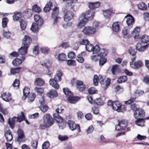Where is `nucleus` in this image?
Listing matches in <instances>:
<instances>
[{
  "instance_id": "nucleus-1",
  "label": "nucleus",
  "mask_w": 149,
  "mask_h": 149,
  "mask_svg": "<svg viewBox=\"0 0 149 149\" xmlns=\"http://www.w3.org/2000/svg\"><path fill=\"white\" fill-rule=\"evenodd\" d=\"M24 120V114L22 112L17 114V117H14L8 119V123L11 128L13 129L16 122L20 123Z\"/></svg>"
},
{
  "instance_id": "nucleus-2",
  "label": "nucleus",
  "mask_w": 149,
  "mask_h": 149,
  "mask_svg": "<svg viewBox=\"0 0 149 149\" xmlns=\"http://www.w3.org/2000/svg\"><path fill=\"white\" fill-rule=\"evenodd\" d=\"M43 126L48 127L53 124L54 121L49 114H46L43 117Z\"/></svg>"
},
{
  "instance_id": "nucleus-3",
  "label": "nucleus",
  "mask_w": 149,
  "mask_h": 149,
  "mask_svg": "<svg viewBox=\"0 0 149 149\" xmlns=\"http://www.w3.org/2000/svg\"><path fill=\"white\" fill-rule=\"evenodd\" d=\"M112 109L119 112H123L126 110V107L124 105H122L118 101L113 102Z\"/></svg>"
},
{
  "instance_id": "nucleus-4",
  "label": "nucleus",
  "mask_w": 149,
  "mask_h": 149,
  "mask_svg": "<svg viewBox=\"0 0 149 149\" xmlns=\"http://www.w3.org/2000/svg\"><path fill=\"white\" fill-rule=\"evenodd\" d=\"M95 14V10H94L91 9L86 12L85 13H82L81 15V19L84 18L87 20H91L93 19Z\"/></svg>"
},
{
  "instance_id": "nucleus-5",
  "label": "nucleus",
  "mask_w": 149,
  "mask_h": 149,
  "mask_svg": "<svg viewBox=\"0 0 149 149\" xmlns=\"http://www.w3.org/2000/svg\"><path fill=\"white\" fill-rule=\"evenodd\" d=\"M107 54V50L104 49H101L100 53V54H97L91 56V59L93 61L96 62L100 60L102 56H106Z\"/></svg>"
},
{
  "instance_id": "nucleus-6",
  "label": "nucleus",
  "mask_w": 149,
  "mask_h": 149,
  "mask_svg": "<svg viewBox=\"0 0 149 149\" xmlns=\"http://www.w3.org/2000/svg\"><path fill=\"white\" fill-rule=\"evenodd\" d=\"M98 80H99L100 83L103 85V87L105 89H106L108 86L109 85L110 83V79H108L107 80H106L105 82H104V80L105 78L104 76H102V75H99L98 76Z\"/></svg>"
},
{
  "instance_id": "nucleus-7",
  "label": "nucleus",
  "mask_w": 149,
  "mask_h": 149,
  "mask_svg": "<svg viewBox=\"0 0 149 149\" xmlns=\"http://www.w3.org/2000/svg\"><path fill=\"white\" fill-rule=\"evenodd\" d=\"M68 125L70 129L72 131L77 130V132H79L80 131V129L79 125L76 124L74 122L71 120H68Z\"/></svg>"
},
{
  "instance_id": "nucleus-8",
  "label": "nucleus",
  "mask_w": 149,
  "mask_h": 149,
  "mask_svg": "<svg viewBox=\"0 0 149 149\" xmlns=\"http://www.w3.org/2000/svg\"><path fill=\"white\" fill-rule=\"evenodd\" d=\"M63 109L59 110V108H57L56 110V113H54L53 115V117L54 118L57 122H62L63 121V119L59 115V114L62 112Z\"/></svg>"
},
{
  "instance_id": "nucleus-9",
  "label": "nucleus",
  "mask_w": 149,
  "mask_h": 149,
  "mask_svg": "<svg viewBox=\"0 0 149 149\" xmlns=\"http://www.w3.org/2000/svg\"><path fill=\"white\" fill-rule=\"evenodd\" d=\"M95 29L92 28V27L86 26L82 30V32L87 35L93 34L96 32Z\"/></svg>"
},
{
  "instance_id": "nucleus-10",
  "label": "nucleus",
  "mask_w": 149,
  "mask_h": 149,
  "mask_svg": "<svg viewBox=\"0 0 149 149\" xmlns=\"http://www.w3.org/2000/svg\"><path fill=\"white\" fill-rule=\"evenodd\" d=\"M134 118H143L145 116V112L143 110L141 109H138L134 114Z\"/></svg>"
},
{
  "instance_id": "nucleus-11",
  "label": "nucleus",
  "mask_w": 149,
  "mask_h": 149,
  "mask_svg": "<svg viewBox=\"0 0 149 149\" xmlns=\"http://www.w3.org/2000/svg\"><path fill=\"white\" fill-rule=\"evenodd\" d=\"M74 14L72 10L65 11L64 16V20L66 22H68L72 18Z\"/></svg>"
},
{
  "instance_id": "nucleus-12",
  "label": "nucleus",
  "mask_w": 149,
  "mask_h": 149,
  "mask_svg": "<svg viewBox=\"0 0 149 149\" xmlns=\"http://www.w3.org/2000/svg\"><path fill=\"white\" fill-rule=\"evenodd\" d=\"M130 65L131 68L136 69L142 67L143 66V64L141 61L139 60L134 63H130Z\"/></svg>"
},
{
  "instance_id": "nucleus-13",
  "label": "nucleus",
  "mask_w": 149,
  "mask_h": 149,
  "mask_svg": "<svg viewBox=\"0 0 149 149\" xmlns=\"http://www.w3.org/2000/svg\"><path fill=\"white\" fill-rule=\"evenodd\" d=\"M125 18H127L126 22L127 25L130 26L133 25L134 22V18L130 15L128 14L125 17Z\"/></svg>"
},
{
  "instance_id": "nucleus-14",
  "label": "nucleus",
  "mask_w": 149,
  "mask_h": 149,
  "mask_svg": "<svg viewBox=\"0 0 149 149\" xmlns=\"http://www.w3.org/2000/svg\"><path fill=\"white\" fill-rule=\"evenodd\" d=\"M149 46V44H147L144 45H143V43H138L136 45V49L140 52H143L145 51L146 48Z\"/></svg>"
},
{
  "instance_id": "nucleus-15",
  "label": "nucleus",
  "mask_w": 149,
  "mask_h": 149,
  "mask_svg": "<svg viewBox=\"0 0 149 149\" xmlns=\"http://www.w3.org/2000/svg\"><path fill=\"white\" fill-rule=\"evenodd\" d=\"M76 85L77 89L80 91H82L85 89V85L81 81L77 80L76 81Z\"/></svg>"
},
{
  "instance_id": "nucleus-16",
  "label": "nucleus",
  "mask_w": 149,
  "mask_h": 149,
  "mask_svg": "<svg viewBox=\"0 0 149 149\" xmlns=\"http://www.w3.org/2000/svg\"><path fill=\"white\" fill-rule=\"evenodd\" d=\"M57 81L53 78L50 79L49 81L50 85L56 89H58L59 88V85L57 82Z\"/></svg>"
},
{
  "instance_id": "nucleus-17",
  "label": "nucleus",
  "mask_w": 149,
  "mask_h": 149,
  "mask_svg": "<svg viewBox=\"0 0 149 149\" xmlns=\"http://www.w3.org/2000/svg\"><path fill=\"white\" fill-rule=\"evenodd\" d=\"M2 99L6 102H9L12 100L11 94L8 92L3 93L1 96Z\"/></svg>"
},
{
  "instance_id": "nucleus-18",
  "label": "nucleus",
  "mask_w": 149,
  "mask_h": 149,
  "mask_svg": "<svg viewBox=\"0 0 149 149\" xmlns=\"http://www.w3.org/2000/svg\"><path fill=\"white\" fill-rule=\"evenodd\" d=\"M28 47H29L25 46L24 45H22L21 47L18 49L19 54L22 55L26 54Z\"/></svg>"
},
{
  "instance_id": "nucleus-19",
  "label": "nucleus",
  "mask_w": 149,
  "mask_h": 149,
  "mask_svg": "<svg viewBox=\"0 0 149 149\" xmlns=\"http://www.w3.org/2000/svg\"><path fill=\"white\" fill-rule=\"evenodd\" d=\"M22 59L17 58L14 60L12 62L13 64L15 66L20 65L22 63V61L25 59V58L24 56H22Z\"/></svg>"
},
{
  "instance_id": "nucleus-20",
  "label": "nucleus",
  "mask_w": 149,
  "mask_h": 149,
  "mask_svg": "<svg viewBox=\"0 0 149 149\" xmlns=\"http://www.w3.org/2000/svg\"><path fill=\"white\" fill-rule=\"evenodd\" d=\"M100 4V2L99 1L95 2H90L88 3V6L90 9L93 10L95 8L99 7Z\"/></svg>"
},
{
  "instance_id": "nucleus-21",
  "label": "nucleus",
  "mask_w": 149,
  "mask_h": 149,
  "mask_svg": "<svg viewBox=\"0 0 149 149\" xmlns=\"http://www.w3.org/2000/svg\"><path fill=\"white\" fill-rule=\"evenodd\" d=\"M31 41V40L30 38L28 36H26L22 40V45H24L25 46L29 47Z\"/></svg>"
},
{
  "instance_id": "nucleus-22",
  "label": "nucleus",
  "mask_w": 149,
  "mask_h": 149,
  "mask_svg": "<svg viewBox=\"0 0 149 149\" xmlns=\"http://www.w3.org/2000/svg\"><path fill=\"white\" fill-rule=\"evenodd\" d=\"M80 18L81 16L79 18V20L80 22L77 25V27L79 28H81L84 26L88 21L87 19H86L84 18H82L81 19Z\"/></svg>"
},
{
  "instance_id": "nucleus-23",
  "label": "nucleus",
  "mask_w": 149,
  "mask_h": 149,
  "mask_svg": "<svg viewBox=\"0 0 149 149\" xmlns=\"http://www.w3.org/2000/svg\"><path fill=\"white\" fill-rule=\"evenodd\" d=\"M34 18L36 24L39 25H41L43 23V19L39 15H34Z\"/></svg>"
},
{
  "instance_id": "nucleus-24",
  "label": "nucleus",
  "mask_w": 149,
  "mask_h": 149,
  "mask_svg": "<svg viewBox=\"0 0 149 149\" xmlns=\"http://www.w3.org/2000/svg\"><path fill=\"white\" fill-rule=\"evenodd\" d=\"M68 102L71 104H74L77 102L79 98L78 97L73 96V95L68 97Z\"/></svg>"
},
{
  "instance_id": "nucleus-25",
  "label": "nucleus",
  "mask_w": 149,
  "mask_h": 149,
  "mask_svg": "<svg viewBox=\"0 0 149 149\" xmlns=\"http://www.w3.org/2000/svg\"><path fill=\"white\" fill-rule=\"evenodd\" d=\"M5 135L6 139L8 142H10L12 140L13 136L10 130H8L5 132Z\"/></svg>"
},
{
  "instance_id": "nucleus-26",
  "label": "nucleus",
  "mask_w": 149,
  "mask_h": 149,
  "mask_svg": "<svg viewBox=\"0 0 149 149\" xmlns=\"http://www.w3.org/2000/svg\"><path fill=\"white\" fill-rule=\"evenodd\" d=\"M120 22H116L113 23L112 24V28L113 30L116 32H118L120 30Z\"/></svg>"
},
{
  "instance_id": "nucleus-27",
  "label": "nucleus",
  "mask_w": 149,
  "mask_h": 149,
  "mask_svg": "<svg viewBox=\"0 0 149 149\" xmlns=\"http://www.w3.org/2000/svg\"><path fill=\"white\" fill-rule=\"evenodd\" d=\"M18 137L17 141L20 143L22 142V140L24 137L23 131L21 129L18 130L17 132Z\"/></svg>"
},
{
  "instance_id": "nucleus-28",
  "label": "nucleus",
  "mask_w": 149,
  "mask_h": 149,
  "mask_svg": "<svg viewBox=\"0 0 149 149\" xmlns=\"http://www.w3.org/2000/svg\"><path fill=\"white\" fill-rule=\"evenodd\" d=\"M119 67V65H114L112 67L111 71L113 75L119 73L120 69Z\"/></svg>"
},
{
  "instance_id": "nucleus-29",
  "label": "nucleus",
  "mask_w": 149,
  "mask_h": 149,
  "mask_svg": "<svg viewBox=\"0 0 149 149\" xmlns=\"http://www.w3.org/2000/svg\"><path fill=\"white\" fill-rule=\"evenodd\" d=\"M62 75V72L59 70H58L53 79H54V80L58 81H60L61 80V77Z\"/></svg>"
},
{
  "instance_id": "nucleus-30",
  "label": "nucleus",
  "mask_w": 149,
  "mask_h": 149,
  "mask_svg": "<svg viewBox=\"0 0 149 149\" xmlns=\"http://www.w3.org/2000/svg\"><path fill=\"white\" fill-rule=\"evenodd\" d=\"M48 97L50 98H54L57 96L58 94L56 91L54 90H51L47 94Z\"/></svg>"
},
{
  "instance_id": "nucleus-31",
  "label": "nucleus",
  "mask_w": 149,
  "mask_h": 149,
  "mask_svg": "<svg viewBox=\"0 0 149 149\" xmlns=\"http://www.w3.org/2000/svg\"><path fill=\"white\" fill-rule=\"evenodd\" d=\"M44 83L45 81L43 79L40 78H37L36 79L35 84L38 86H41L44 84Z\"/></svg>"
},
{
  "instance_id": "nucleus-32",
  "label": "nucleus",
  "mask_w": 149,
  "mask_h": 149,
  "mask_svg": "<svg viewBox=\"0 0 149 149\" xmlns=\"http://www.w3.org/2000/svg\"><path fill=\"white\" fill-rule=\"evenodd\" d=\"M38 25L36 23H33L30 28L31 30L34 33L38 32L39 31Z\"/></svg>"
},
{
  "instance_id": "nucleus-33",
  "label": "nucleus",
  "mask_w": 149,
  "mask_h": 149,
  "mask_svg": "<svg viewBox=\"0 0 149 149\" xmlns=\"http://www.w3.org/2000/svg\"><path fill=\"white\" fill-rule=\"evenodd\" d=\"M52 6V3L51 1L48 2L44 8V11L46 13L49 12L51 9V7Z\"/></svg>"
},
{
  "instance_id": "nucleus-34",
  "label": "nucleus",
  "mask_w": 149,
  "mask_h": 149,
  "mask_svg": "<svg viewBox=\"0 0 149 149\" xmlns=\"http://www.w3.org/2000/svg\"><path fill=\"white\" fill-rule=\"evenodd\" d=\"M145 121L142 118H139L135 121L136 124L138 126L143 127L145 125Z\"/></svg>"
},
{
  "instance_id": "nucleus-35",
  "label": "nucleus",
  "mask_w": 149,
  "mask_h": 149,
  "mask_svg": "<svg viewBox=\"0 0 149 149\" xmlns=\"http://www.w3.org/2000/svg\"><path fill=\"white\" fill-rule=\"evenodd\" d=\"M137 6L139 9L143 10H146L147 7V5L143 2H140L138 4Z\"/></svg>"
},
{
  "instance_id": "nucleus-36",
  "label": "nucleus",
  "mask_w": 149,
  "mask_h": 149,
  "mask_svg": "<svg viewBox=\"0 0 149 149\" xmlns=\"http://www.w3.org/2000/svg\"><path fill=\"white\" fill-rule=\"evenodd\" d=\"M56 58L59 61H63L65 60L66 56V55L64 53H61L59 54V55L56 57Z\"/></svg>"
},
{
  "instance_id": "nucleus-37",
  "label": "nucleus",
  "mask_w": 149,
  "mask_h": 149,
  "mask_svg": "<svg viewBox=\"0 0 149 149\" xmlns=\"http://www.w3.org/2000/svg\"><path fill=\"white\" fill-rule=\"evenodd\" d=\"M59 13L58 8L57 7H55L53 10L52 14V17L53 18L58 16Z\"/></svg>"
},
{
  "instance_id": "nucleus-38",
  "label": "nucleus",
  "mask_w": 149,
  "mask_h": 149,
  "mask_svg": "<svg viewBox=\"0 0 149 149\" xmlns=\"http://www.w3.org/2000/svg\"><path fill=\"white\" fill-rule=\"evenodd\" d=\"M121 128L123 129L125 128L127 125L128 122L126 120H123L119 123Z\"/></svg>"
},
{
  "instance_id": "nucleus-39",
  "label": "nucleus",
  "mask_w": 149,
  "mask_h": 149,
  "mask_svg": "<svg viewBox=\"0 0 149 149\" xmlns=\"http://www.w3.org/2000/svg\"><path fill=\"white\" fill-rule=\"evenodd\" d=\"M39 108L40 110L43 112H47L49 108L47 105L44 104L40 105Z\"/></svg>"
},
{
  "instance_id": "nucleus-40",
  "label": "nucleus",
  "mask_w": 149,
  "mask_h": 149,
  "mask_svg": "<svg viewBox=\"0 0 149 149\" xmlns=\"http://www.w3.org/2000/svg\"><path fill=\"white\" fill-rule=\"evenodd\" d=\"M38 101L40 105L44 104L45 102L44 95H39L38 97Z\"/></svg>"
},
{
  "instance_id": "nucleus-41",
  "label": "nucleus",
  "mask_w": 149,
  "mask_h": 149,
  "mask_svg": "<svg viewBox=\"0 0 149 149\" xmlns=\"http://www.w3.org/2000/svg\"><path fill=\"white\" fill-rule=\"evenodd\" d=\"M93 50H92L91 52H93V54H98L99 51H100V48L98 45H96L95 47H93Z\"/></svg>"
},
{
  "instance_id": "nucleus-42",
  "label": "nucleus",
  "mask_w": 149,
  "mask_h": 149,
  "mask_svg": "<svg viewBox=\"0 0 149 149\" xmlns=\"http://www.w3.org/2000/svg\"><path fill=\"white\" fill-rule=\"evenodd\" d=\"M84 53V52H82L81 53V54H79L77 56L76 60L79 63H83L84 62V59L81 56Z\"/></svg>"
},
{
  "instance_id": "nucleus-43",
  "label": "nucleus",
  "mask_w": 149,
  "mask_h": 149,
  "mask_svg": "<svg viewBox=\"0 0 149 149\" xmlns=\"http://www.w3.org/2000/svg\"><path fill=\"white\" fill-rule=\"evenodd\" d=\"M111 11L109 10H107L104 11L103 12V14L104 17L106 18H109L110 16Z\"/></svg>"
},
{
  "instance_id": "nucleus-44",
  "label": "nucleus",
  "mask_w": 149,
  "mask_h": 149,
  "mask_svg": "<svg viewBox=\"0 0 149 149\" xmlns=\"http://www.w3.org/2000/svg\"><path fill=\"white\" fill-rule=\"evenodd\" d=\"M95 103L98 105L101 106L104 104V102L101 98H97L95 100Z\"/></svg>"
},
{
  "instance_id": "nucleus-45",
  "label": "nucleus",
  "mask_w": 149,
  "mask_h": 149,
  "mask_svg": "<svg viewBox=\"0 0 149 149\" xmlns=\"http://www.w3.org/2000/svg\"><path fill=\"white\" fill-rule=\"evenodd\" d=\"M35 97V94L33 93H31L28 97V102L31 103L33 101Z\"/></svg>"
},
{
  "instance_id": "nucleus-46",
  "label": "nucleus",
  "mask_w": 149,
  "mask_h": 149,
  "mask_svg": "<svg viewBox=\"0 0 149 149\" xmlns=\"http://www.w3.org/2000/svg\"><path fill=\"white\" fill-rule=\"evenodd\" d=\"M0 111L4 115H7L8 113L7 109L3 108L2 104L1 103H0Z\"/></svg>"
},
{
  "instance_id": "nucleus-47",
  "label": "nucleus",
  "mask_w": 149,
  "mask_h": 149,
  "mask_svg": "<svg viewBox=\"0 0 149 149\" xmlns=\"http://www.w3.org/2000/svg\"><path fill=\"white\" fill-rule=\"evenodd\" d=\"M141 40L142 42L147 43L149 42V36L146 35H144L142 36Z\"/></svg>"
},
{
  "instance_id": "nucleus-48",
  "label": "nucleus",
  "mask_w": 149,
  "mask_h": 149,
  "mask_svg": "<svg viewBox=\"0 0 149 149\" xmlns=\"http://www.w3.org/2000/svg\"><path fill=\"white\" fill-rule=\"evenodd\" d=\"M140 28L138 27H136L132 31V34L135 36V38L136 36H138L139 33L140 31Z\"/></svg>"
},
{
  "instance_id": "nucleus-49",
  "label": "nucleus",
  "mask_w": 149,
  "mask_h": 149,
  "mask_svg": "<svg viewBox=\"0 0 149 149\" xmlns=\"http://www.w3.org/2000/svg\"><path fill=\"white\" fill-rule=\"evenodd\" d=\"M22 17V15L20 13H16L13 16L14 20L15 21L18 20Z\"/></svg>"
},
{
  "instance_id": "nucleus-50",
  "label": "nucleus",
  "mask_w": 149,
  "mask_h": 149,
  "mask_svg": "<svg viewBox=\"0 0 149 149\" xmlns=\"http://www.w3.org/2000/svg\"><path fill=\"white\" fill-rule=\"evenodd\" d=\"M20 23L21 29L22 30L25 29L26 26V21L24 20L21 19L20 21Z\"/></svg>"
},
{
  "instance_id": "nucleus-51",
  "label": "nucleus",
  "mask_w": 149,
  "mask_h": 149,
  "mask_svg": "<svg viewBox=\"0 0 149 149\" xmlns=\"http://www.w3.org/2000/svg\"><path fill=\"white\" fill-rule=\"evenodd\" d=\"M63 1L66 2V4L68 6H70L74 3H76L78 0H62Z\"/></svg>"
},
{
  "instance_id": "nucleus-52",
  "label": "nucleus",
  "mask_w": 149,
  "mask_h": 149,
  "mask_svg": "<svg viewBox=\"0 0 149 149\" xmlns=\"http://www.w3.org/2000/svg\"><path fill=\"white\" fill-rule=\"evenodd\" d=\"M63 90L64 94L65 95L67 96L68 97L72 95V93L69 91L68 88H64L63 89Z\"/></svg>"
},
{
  "instance_id": "nucleus-53",
  "label": "nucleus",
  "mask_w": 149,
  "mask_h": 149,
  "mask_svg": "<svg viewBox=\"0 0 149 149\" xmlns=\"http://www.w3.org/2000/svg\"><path fill=\"white\" fill-rule=\"evenodd\" d=\"M105 56H102L100 58L99 65L100 66H102L106 62L107 59L105 58Z\"/></svg>"
},
{
  "instance_id": "nucleus-54",
  "label": "nucleus",
  "mask_w": 149,
  "mask_h": 149,
  "mask_svg": "<svg viewBox=\"0 0 149 149\" xmlns=\"http://www.w3.org/2000/svg\"><path fill=\"white\" fill-rule=\"evenodd\" d=\"M32 10L33 11H34L36 12L39 13L41 11V10L39 6L35 4L32 7Z\"/></svg>"
},
{
  "instance_id": "nucleus-55",
  "label": "nucleus",
  "mask_w": 149,
  "mask_h": 149,
  "mask_svg": "<svg viewBox=\"0 0 149 149\" xmlns=\"http://www.w3.org/2000/svg\"><path fill=\"white\" fill-rule=\"evenodd\" d=\"M94 46L93 45L89 43L87 44L85 46V48L86 50L89 52H91Z\"/></svg>"
},
{
  "instance_id": "nucleus-56",
  "label": "nucleus",
  "mask_w": 149,
  "mask_h": 149,
  "mask_svg": "<svg viewBox=\"0 0 149 149\" xmlns=\"http://www.w3.org/2000/svg\"><path fill=\"white\" fill-rule=\"evenodd\" d=\"M30 89L28 87L25 88L23 90L24 95L26 97L28 96L30 93Z\"/></svg>"
},
{
  "instance_id": "nucleus-57",
  "label": "nucleus",
  "mask_w": 149,
  "mask_h": 149,
  "mask_svg": "<svg viewBox=\"0 0 149 149\" xmlns=\"http://www.w3.org/2000/svg\"><path fill=\"white\" fill-rule=\"evenodd\" d=\"M127 80V78L126 76H123L120 77L117 80V82L119 83H121L124 82Z\"/></svg>"
},
{
  "instance_id": "nucleus-58",
  "label": "nucleus",
  "mask_w": 149,
  "mask_h": 149,
  "mask_svg": "<svg viewBox=\"0 0 149 149\" xmlns=\"http://www.w3.org/2000/svg\"><path fill=\"white\" fill-rule=\"evenodd\" d=\"M35 91L38 93L40 94V95H44L43 92L44 89L41 87H36L35 88Z\"/></svg>"
},
{
  "instance_id": "nucleus-59",
  "label": "nucleus",
  "mask_w": 149,
  "mask_h": 149,
  "mask_svg": "<svg viewBox=\"0 0 149 149\" xmlns=\"http://www.w3.org/2000/svg\"><path fill=\"white\" fill-rule=\"evenodd\" d=\"M21 68L19 67L17 68H12L10 70V73L11 74H14L18 73L21 70Z\"/></svg>"
},
{
  "instance_id": "nucleus-60",
  "label": "nucleus",
  "mask_w": 149,
  "mask_h": 149,
  "mask_svg": "<svg viewBox=\"0 0 149 149\" xmlns=\"http://www.w3.org/2000/svg\"><path fill=\"white\" fill-rule=\"evenodd\" d=\"M98 76L97 75H95L94 76L93 81L94 85L95 86H97L98 83Z\"/></svg>"
},
{
  "instance_id": "nucleus-61",
  "label": "nucleus",
  "mask_w": 149,
  "mask_h": 149,
  "mask_svg": "<svg viewBox=\"0 0 149 149\" xmlns=\"http://www.w3.org/2000/svg\"><path fill=\"white\" fill-rule=\"evenodd\" d=\"M69 66H74L76 65L75 61L72 60H68L66 61Z\"/></svg>"
},
{
  "instance_id": "nucleus-62",
  "label": "nucleus",
  "mask_w": 149,
  "mask_h": 149,
  "mask_svg": "<svg viewBox=\"0 0 149 149\" xmlns=\"http://www.w3.org/2000/svg\"><path fill=\"white\" fill-rule=\"evenodd\" d=\"M8 22V19L7 18L3 19L2 21V26L3 28H5L7 26V24Z\"/></svg>"
},
{
  "instance_id": "nucleus-63",
  "label": "nucleus",
  "mask_w": 149,
  "mask_h": 149,
  "mask_svg": "<svg viewBox=\"0 0 149 149\" xmlns=\"http://www.w3.org/2000/svg\"><path fill=\"white\" fill-rule=\"evenodd\" d=\"M19 80L15 79L13 84V86L15 87H16L17 88H19Z\"/></svg>"
},
{
  "instance_id": "nucleus-64",
  "label": "nucleus",
  "mask_w": 149,
  "mask_h": 149,
  "mask_svg": "<svg viewBox=\"0 0 149 149\" xmlns=\"http://www.w3.org/2000/svg\"><path fill=\"white\" fill-rule=\"evenodd\" d=\"M49 146V142L48 141H46L43 143L42 145V149H47Z\"/></svg>"
}]
</instances>
